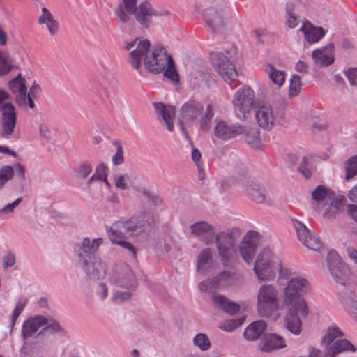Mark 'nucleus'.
Masks as SVG:
<instances>
[{"instance_id":"1","label":"nucleus","mask_w":357,"mask_h":357,"mask_svg":"<svg viewBox=\"0 0 357 357\" xmlns=\"http://www.w3.org/2000/svg\"><path fill=\"white\" fill-rule=\"evenodd\" d=\"M142 61L145 68L149 73L155 75L163 73L164 76L172 82H179L174 61L162 45H156L151 49L149 40L139 41L137 48L128 54V61L135 70L142 75Z\"/></svg>"},{"instance_id":"2","label":"nucleus","mask_w":357,"mask_h":357,"mask_svg":"<svg viewBox=\"0 0 357 357\" xmlns=\"http://www.w3.org/2000/svg\"><path fill=\"white\" fill-rule=\"evenodd\" d=\"M191 234L209 245L215 239V247L218 257L224 266H230L235 261L237 256L236 241L241 231L233 227L215 234L213 225L206 221H199L191 225Z\"/></svg>"},{"instance_id":"3","label":"nucleus","mask_w":357,"mask_h":357,"mask_svg":"<svg viewBox=\"0 0 357 357\" xmlns=\"http://www.w3.org/2000/svg\"><path fill=\"white\" fill-rule=\"evenodd\" d=\"M102 243V238L91 239L89 237H84L73 247L78 264L86 276L93 281L105 278L107 274V265L98 254Z\"/></svg>"},{"instance_id":"4","label":"nucleus","mask_w":357,"mask_h":357,"mask_svg":"<svg viewBox=\"0 0 357 357\" xmlns=\"http://www.w3.org/2000/svg\"><path fill=\"white\" fill-rule=\"evenodd\" d=\"M115 10V15L121 23H127L130 20V15H135L137 22L146 29L150 28L155 23V20L162 13L155 10L151 5L144 1L137 6V0H123Z\"/></svg>"},{"instance_id":"5","label":"nucleus","mask_w":357,"mask_h":357,"mask_svg":"<svg viewBox=\"0 0 357 357\" xmlns=\"http://www.w3.org/2000/svg\"><path fill=\"white\" fill-rule=\"evenodd\" d=\"M236 49L231 47L226 51V54L222 52H213L211 54V61L213 67L218 73L226 82L235 80L237 77V72L234 64L236 59Z\"/></svg>"},{"instance_id":"6","label":"nucleus","mask_w":357,"mask_h":357,"mask_svg":"<svg viewBox=\"0 0 357 357\" xmlns=\"http://www.w3.org/2000/svg\"><path fill=\"white\" fill-rule=\"evenodd\" d=\"M257 297V310L261 317H268L280 308L278 291L273 284L261 285Z\"/></svg>"},{"instance_id":"7","label":"nucleus","mask_w":357,"mask_h":357,"mask_svg":"<svg viewBox=\"0 0 357 357\" xmlns=\"http://www.w3.org/2000/svg\"><path fill=\"white\" fill-rule=\"evenodd\" d=\"M254 272L259 280H273L277 271L281 277L284 276L281 262L279 259H271L268 252L261 253L257 258Z\"/></svg>"},{"instance_id":"8","label":"nucleus","mask_w":357,"mask_h":357,"mask_svg":"<svg viewBox=\"0 0 357 357\" xmlns=\"http://www.w3.org/2000/svg\"><path fill=\"white\" fill-rule=\"evenodd\" d=\"M149 227V225L146 222L136 223L133 220L117 221L111 226L108 236L112 242H117V240L138 235Z\"/></svg>"},{"instance_id":"9","label":"nucleus","mask_w":357,"mask_h":357,"mask_svg":"<svg viewBox=\"0 0 357 357\" xmlns=\"http://www.w3.org/2000/svg\"><path fill=\"white\" fill-rule=\"evenodd\" d=\"M255 94L254 91L248 86L240 88L234 95L233 105L234 113L239 120L245 121L255 106Z\"/></svg>"},{"instance_id":"10","label":"nucleus","mask_w":357,"mask_h":357,"mask_svg":"<svg viewBox=\"0 0 357 357\" xmlns=\"http://www.w3.org/2000/svg\"><path fill=\"white\" fill-rule=\"evenodd\" d=\"M330 273L336 282L346 285L350 274L349 267L342 261L336 251L330 250L327 255Z\"/></svg>"},{"instance_id":"11","label":"nucleus","mask_w":357,"mask_h":357,"mask_svg":"<svg viewBox=\"0 0 357 357\" xmlns=\"http://www.w3.org/2000/svg\"><path fill=\"white\" fill-rule=\"evenodd\" d=\"M109 280L112 284L120 287L131 288L136 284L134 273L125 263L116 264L109 275Z\"/></svg>"},{"instance_id":"12","label":"nucleus","mask_w":357,"mask_h":357,"mask_svg":"<svg viewBox=\"0 0 357 357\" xmlns=\"http://www.w3.org/2000/svg\"><path fill=\"white\" fill-rule=\"evenodd\" d=\"M291 286H286L282 293V303L280 309H288V311L301 310L302 317L309 314L308 306L304 298L292 291Z\"/></svg>"},{"instance_id":"13","label":"nucleus","mask_w":357,"mask_h":357,"mask_svg":"<svg viewBox=\"0 0 357 357\" xmlns=\"http://www.w3.org/2000/svg\"><path fill=\"white\" fill-rule=\"evenodd\" d=\"M261 235L259 232L250 230L243 236L239 244L240 253L247 264H250L259 245Z\"/></svg>"},{"instance_id":"14","label":"nucleus","mask_w":357,"mask_h":357,"mask_svg":"<svg viewBox=\"0 0 357 357\" xmlns=\"http://www.w3.org/2000/svg\"><path fill=\"white\" fill-rule=\"evenodd\" d=\"M298 240L307 248L317 251L322 245L320 238L310 231L301 222L292 219Z\"/></svg>"},{"instance_id":"15","label":"nucleus","mask_w":357,"mask_h":357,"mask_svg":"<svg viewBox=\"0 0 357 357\" xmlns=\"http://www.w3.org/2000/svg\"><path fill=\"white\" fill-rule=\"evenodd\" d=\"M2 112L1 123L2 127L1 136L8 137L14 133L17 123V116L14 105L6 102L1 106Z\"/></svg>"},{"instance_id":"16","label":"nucleus","mask_w":357,"mask_h":357,"mask_svg":"<svg viewBox=\"0 0 357 357\" xmlns=\"http://www.w3.org/2000/svg\"><path fill=\"white\" fill-rule=\"evenodd\" d=\"M204 110V107L198 101L190 100L185 102L181 109L179 123L182 132L188 137L184 122L194 121L198 118Z\"/></svg>"},{"instance_id":"17","label":"nucleus","mask_w":357,"mask_h":357,"mask_svg":"<svg viewBox=\"0 0 357 357\" xmlns=\"http://www.w3.org/2000/svg\"><path fill=\"white\" fill-rule=\"evenodd\" d=\"M244 132L243 126L238 123L229 124L223 121H219L215 128V135L222 140L234 138Z\"/></svg>"},{"instance_id":"18","label":"nucleus","mask_w":357,"mask_h":357,"mask_svg":"<svg viewBox=\"0 0 357 357\" xmlns=\"http://www.w3.org/2000/svg\"><path fill=\"white\" fill-rule=\"evenodd\" d=\"M225 16L226 13L222 7L206 9L204 14L206 23L213 31H218L225 26Z\"/></svg>"},{"instance_id":"19","label":"nucleus","mask_w":357,"mask_h":357,"mask_svg":"<svg viewBox=\"0 0 357 357\" xmlns=\"http://www.w3.org/2000/svg\"><path fill=\"white\" fill-rule=\"evenodd\" d=\"M257 124L266 130H271L275 125V116L270 105L260 106L255 113Z\"/></svg>"},{"instance_id":"20","label":"nucleus","mask_w":357,"mask_h":357,"mask_svg":"<svg viewBox=\"0 0 357 357\" xmlns=\"http://www.w3.org/2000/svg\"><path fill=\"white\" fill-rule=\"evenodd\" d=\"M154 109L159 120L162 122L169 132L174 130V119L175 116V108L172 106H166L162 102L153 103Z\"/></svg>"},{"instance_id":"21","label":"nucleus","mask_w":357,"mask_h":357,"mask_svg":"<svg viewBox=\"0 0 357 357\" xmlns=\"http://www.w3.org/2000/svg\"><path fill=\"white\" fill-rule=\"evenodd\" d=\"M47 324V317L44 316H36L28 318L23 324L22 328V337L26 340L32 337L40 327Z\"/></svg>"},{"instance_id":"22","label":"nucleus","mask_w":357,"mask_h":357,"mask_svg":"<svg viewBox=\"0 0 357 357\" xmlns=\"http://www.w3.org/2000/svg\"><path fill=\"white\" fill-rule=\"evenodd\" d=\"M286 347L284 338L275 333H266L259 344V349L262 352H271Z\"/></svg>"},{"instance_id":"23","label":"nucleus","mask_w":357,"mask_h":357,"mask_svg":"<svg viewBox=\"0 0 357 357\" xmlns=\"http://www.w3.org/2000/svg\"><path fill=\"white\" fill-rule=\"evenodd\" d=\"M214 264L212 250L207 248L201 250L197 259V271L202 275L209 273Z\"/></svg>"},{"instance_id":"24","label":"nucleus","mask_w":357,"mask_h":357,"mask_svg":"<svg viewBox=\"0 0 357 357\" xmlns=\"http://www.w3.org/2000/svg\"><path fill=\"white\" fill-rule=\"evenodd\" d=\"M333 44L329 43L321 49H316L312 53L315 63L322 66H328L334 62L333 53Z\"/></svg>"},{"instance_id":"25","label":"nucleus","mask_w":357,"mask_h":357,"mask_svg":"<svg viewBox=\"0 0 357 357\" xmlns=\"http://www.w3.org/2000/svg\"><path fill=\"white\" fill-rule=\"evenodd\" d=\"M301 310L288 311L284 317V324L286 329L294 335H298L302 331V321L298 314Z\"/></svg>"},{"instance_id":"26","label":"nucleus","mask_w":357,"mask_h":357,"mask_svg":"<svg viewBox=\"0 0 357 357\" xmlns=\"http://www.w3.org/2000/svg\"><path fill=\"white\" fill-rule=\"evenodd\" d=\"M211 298L215 307L222 310L228 314L234 315L238 313L240 310L239 305L227 299L221 294H213L211 296Z\"/></svg>"},{"instance_id":"27","label":"nucleus","mask_w":357,"mask_h":357,"mask_svg":"<svg viewBox=\"0 0 357 357\" xmlns=\"http://www.w3.org/2000/svg\"><path fill=\"white\" fill-rule=\"evenodd\" d=\"M10 90L16 95L15 99L17 104H24L26 99V92L27 91L25 80L22 77L21 74L9 82Z\"/></svg>"},{"instance_id":"28","label":"nucleus","mask_w":357,"mask_h":357,"mask_svg":"<svg viewBox=\"0 0 357 357\" xmlns=\"http://www.w3.org/2000/svg\"><path fill=\"white\" fill-rule=\"evenodd\" d=\"M300 31L303 33L309 44L317 43L325 35V31L321 27L313 26L309 22L307 24L303 22Z\"/></svg>"},{"instance_id":"29","label":"nucleus","mask_w":357,"mask_h":357,"mask_svg":"<svg viewBox=\"0 0 357 357\" xmlns=\"http://www.w3.org/2000/svg\"><path fill=\"white\" fill-rule=\"evenodd\" d=\"M42 15L39 17V24H45L50 36H54L59 31V22L54 19L53 15L45 7L41 9Z\"/></svg>"},{"instance_id":"30","label":"nucleus","mask_w":357,"mask_h":357,"mask_svg":"<svg viewBox=\"0 0 357 357\" xmlns=\"http://www.w3.org/2000/svg\"><path fill=\"white\" fill-rule=\"evenodd\" d=\"M266 328V323L263 320H259L251 323L244 331L243 336L249 341L257 340Z\"/></svg>"},{"instance_id":"31","label":"nucleus","mask_w":357,"mask_h":357,"mask_svg":"<svg viewBox=\"0 0 357 357\" xmlns=\"http://www.w3.org/2000/svg\"><path fill=\"white\" fill-rule=\"evenodd\" d=\"M340 301L344 308L357 319V294L346 291L341 295Z\"/></svg>"},{"instance_id":"32","label":"nucleus","mask_w":357,"mask_h":357,"mask_svg":"<svg viewBox=\"0 0 357 357\" xmlns=\"http://www.w3.org/2000/svg\"><path fill=\"white\" fill-rule=\"evenodd\" d=\"M287 286H291V289L292 291L301 297L310 291V284L308 281L301 276L291 278L288 282Z\"/></svg>"},{"instance_id":"33","label":"nucleus","mask_w":357,"mask_h":357,"mask_svg":"<svg viewBox=\"0 0 357 357\" xmlns=\"http://www.w3.org/2000/svg\"><path fill=\"white\" fill-rule=\"evenodd\" d=\"M248 196L257 203L261 204L265 201L264 187L258 183H251L247 188Z\"/></svg>"},{"instance_id":"34","label":"nucleus","mask_w":357,"mask_h":357,"mask_svg":"<svg viewBox=\"0 0 357 357\" xmlns=\"http://www.w3.org/2000/svg\"><path fill=\"white\" fill-rule=\"evenodd\" d=\"M328 348L333 351V354H336V355L343 351H354L356 350V348L351 342L346 339H342L341 337L335 340Z\"/></svg>"},{"instance_id":"35","label":"nucleus","mask_w":357,"mask_h":357,"mask_svg":"<svg viewBox=\"0 0 357 357\" xmlns=\"http://www.w3.org/2000/svg\"><path fill=\"white\" fill-rule=\"evenodd\" d=\"M271 80L278 86H282L285 80V73L277 70L272 64L268 65L265 68Z\"/></svg>"},{"instance_id":"36","label":"nucleus","mask_w":357,"mask_h":357,"mask_svg":"<svg viewBox=\"0 0 357 357\" xmlns=\"http://www.w3.org/2000/svg\"><path fill=\"white\" fill-rule=\"evenodd\" d=\"M215 278L220 287L230 285L236 280V273L234 268H231L230 271H222Z\"/></svg>"},{"instance_id":"37","label":"nucleus","mask_w":357,"mask_h":357,"mask_svg":"<svg viewBox=\"0 0 357 357\" xmlns=\"http://www.w3.org/2000/svg\"><path fill=\"white\" fill-rule=\"evenodd\" d=\"M28 302L29 298L26 296H21L19 298L11 316L10 322V333H12L17 318L24 310Z\"/></svg>"},{"instance_id":"38","label":"nucleus","mask_w":357,"mask_h":357,"mask_svg":"<svg viewBox=\"0 0 357 357\" xmlns=\"http://www.w3.org/2000/svg\"><path fill=\"white\" fill-rule=\"evenodd\" d=\"M312 197L314 200L319 202L325 199H332L335 197V194L330 189L324 185L317 186L312 192Z\"/></svg>"},{"instance_id":"39","label":"nucleus","mask_w":357,"mask_h":357,"mask_svg":"<svg viewBox=\"0 0 357 357\" xmlns=\"http://www.w3.org/2000/svg\"><path fill=\"white\" fill-rule=\"evenodd\" d=\"M344 167L346 172L345 180L349 181L357 175V154L347 159L344 163Z\"/></svg>"},{"instance_id":"40","label":"nucleus","mask_w":357,"mask_h":357,"mask_svg":"<svg viewBox=\"0 0 357 357\" xmlns=\"http://www.w3.org/2000/svg\"><path fill=\"white\" fill-rule=\"evenodd\" d=\"M286 16L285 24L289 29H294L298 25V19L294 13V3L289 2L286 3L285 6Z\"/></svg>"},{"instance_id":"41","label":"nucleus","mask_w":357,"mask_h":357,"mask_svg":"<svg viewBox=\"0 0 357 357\" xmlns=\"http://www.w3.org/2000/svg\"><path fill=\"white\" fill-rule=\"evenodd\" d=\"M92 169V165L89 162H82L75 169V176L77 179H86L91 173Z\"/></svg>"},{"instance_id":"42","label":"nucleus","mask_w":357,"mask_h":357,"mask_svg":"<svg viewBox=\"0 0 357 357\" xmlns=\"http://www.w3.org/2000/svg\"><path fill=\"white\" fill-rule=\"evenodd\" d=\"M343 336L342 331L337 327H330L327 330L326 335L322 339V342L327 346L331 345L335 340Z\"/></svg>"},{"instance_id":"43","label":"nucleus","mask_w":357,"mask_h":357,"mask_svg":"<svg viewBox=\"0 0 357 357\" xmlns=\"http://www.w3.org/2000/svg\"><path fill=\"white\" fill-rule=\"evenodd\" d=\"M213 116V107L211 105H208L200 119V129L202 130L204 132L208 130Z\"/></svg>"},{"instance_id":"44","label":"nucleus","mask_w":357,"mask_h":357,"mask_svg":"<svg viewBox=\"0 0 357 357\" xmlns=\"http://www.w3.org/2000/svg\"><path fill=\"white\" fill-rule=\"evenodd\" d=\"M100 65L102 68L104 69L105 73L108 75V77H107L106 75H105V79L108 80V83L110 85L111 88L114 89L117 84V80L111 73L112 70V64L111 60L108 59L105 61H100Z\"/></svg>"},{"instance_id":"45","label":"nucleus","mask_w":357,"mask_h":357,"mask_svg":"<svg viewBox=\"0 0 357 357\" xmlns=\"http://www.w3.org/2000/svg\"><path fill=\"white\" fill-rule=\"evenodd\" d=\"M301 90V79L298 75H293L290 79L289 97L294 98L298 95Z\"/></svg>"},{"instance_id":"46","label":"nucleus","mask_w":357,"mask_h":357,"mask_svg":"<svg viewBox=\"0 0 357 357\" xmlns=\"http://www.w3.org/2000/svg\"><path fill=\"white\" fill-rule=\"evenodd\" d=\"M245 140L250 147L259 149L261 146L259 131L256 128L250 130L245 135Z\"/></svg>"},{"instance_id":"47","label":"nucleus","mask_w":357,"mask_h":357,"mask_svg":"<svg viewBox=\"0 0 357 357\" xmlns=\"http://www.w3.org/2000/svg\"><path fill=\"white\" fill-rule=\"evenodd\" d=\"M342 204V200L340 199H333L328 208L324 211L323 216L324 218H335L338 213L340 206Z\"/></svg>"},{"instance_id":"48","label":"nucleus","mask_w":357,"mask_h":357,"mask_svg":"<svg viewBox=\"0 0 357 357\" xmlns=\"http://www.w3.org/2000/svg\"><path fill=\"white\" fill-rule=\"evenodd\" d=\"M14 176L13 167L10 165H3L0 168V190Z\"/></svg>"},{"instance_id":"49","label":"nucleus","mask_w":357,"mask_h":357,"mask_svg":"<svg viewBox=\"0 0 357 357\" xmlns=\"http://www.w3.org/2000/svg\"><path fill=\"white\" fill-rule=\"evenodd\" d=\"M193 343L202 351H207L211 347V341L204 333L197 334L193 339Z\"/></svg>"},{"instance_id":"50","label":"nucleus","mask_w":357,"mask_h":357,"mask_svg":"<svg viewBox=\"0 0 357 357\" xmlns=\"http://www.w3.org/2000/svg\"><path fill=\"white\" fill-rule=\"evenodd\" d=\"M13 66L11 57L4 53H0V75L7 73Z\"/></svg>"},{"instance_id":"51","label":"nucleus","mask_w":357,"mask_h":357,"mask_svg":"<svg viewBox=\"0 0 357 357\" xmlns=\"http://www.w3.org/2000/svg\"><path fill=\"white\" fill-rule=\"evenodd\" d=\"M43 327V328L37 334V337L45 334L48 331H50L51 333H56L62 331L61 327L56 321L53 319L50 320L48 318L47 324H45Z\"/></svg>"},{"instance_id":"52","label":"nucleus","mask_w":357,"mask_h":357,"mask_svg":"<svg viewBox=\"0 0 357 357\" xmlns=\"http://www.w3.org/2000/svg\"><path fill=\"white\" fill-rule=\"evenodd\" d=\"M199 289L202 292H207L213 289L220 288V285L217 284L216 279L213 278L211 280H206L198 284Z\"/></svg>"},{"instance_id":"53","label":"nucleus","mask_w":357,"mask_h":357,"mask_svg":"<svg viewBox=\"0 0 357 357\" xmlns=\"http://www.w3.org/2000/svg\"><path fill=\"white\" fill-rule=\"evenodd\" d=\"M114 145L116 146V152L112 157V162L114 165H119L123 163V146L119 142H115Z\"/></svg>"},{"instance_id":"54","label":"nucleus","mask_w":357,"mask_h":357,"mask_svg":"<svg viewBox=\"0 0 357 357\" xmlns=\"http://www.w3.org/2000/svg\"><path fill=\"white\" fill-rule=\"evenodd\" d=\"M202 158V154L200 151L197 149H193L192 151V159L197 165V167L199 170V176L201 179H203V168H202V162L201 160Z\"/></svg>"},{"instance_id":"55","label":"nucleus","mask_w":357,"mask_h":357,"mask_svg":"<svg viewBox=\"0 0 357 357\" xmlns=\"http://www.w3.org/2000/svg\"><path fill=\"white\" fill-rule=\"evenodd\" d=\"M22 198H17L12 203H9L0 209V216H3L13 212L14 209L22 202Z\"/></svg>"},{"instance_id":"56","label":"nucleus","mask_w":357,"mask_h":357,"mask_svg":"<svg viewBox=\"0 0 357 357\" xmlns=\"http://www.w3.org/2000/svg\"><path fill=\"white\" fill-rule=\"evenodd\" d=\"M309 158L304 156L302 159V163L298 167V170L306 178H308L312 175V172L308 167Z\"/></svg>"},{"instance_id":"57","label":"nucleus","mask_w":357,"mask_h":357,"mask_svg":"<svg viewBox=\"0 0 357 357\" xmlns=\"http://www.w3.org/2000/svg\"><path fill=\"white\" fill-rule=\"evenodd\" d=\"M131 294L128 291H116L114 294L112 300L114 303H120L129 300Z\"/></svg>"},{"instance_id":"58","label":"nucleus","mask_w":357,"mask_h":357,"mask_svg":"<svg viewBox=\"0 0 357 357\" xmlns=\"http://www.w3.org/2000/svg\"><path fill=\"white\" fill-rule=\"evenodd\" d=\"M16 261L15 255L12 252L7 253L3 257V267L6 270L8 267H12Z\"/></svg>"},{"instance_id":"59","label":"nucleus","mask_w":357,"mask_h":357,"mask_svg":"<svg viewBox=\"0 0 357 357\" xmlns=\"http://www.w3.org/2000/svg\"><path fill=\"white\" fill-rule=\"evenodd\" d=\"M114 181L115 183L116 188L121 190H126L128 188V185L126 183V178L124 176L121 174H117L114 177Z\"/></svg>"},{"instance_id":"60","label":"nucleus","mask_w":357,"mask_h":357,"mask_svg":"<svg viewBox=\"0 0 357 357\" xmlns=\"http://www.w3.org/2000/svg\"><path fill=\"white\" fill-rule=\"evenodd\" d=\"M13 167L14 172H15L16 178L22 181H26L25 168L20 163L15 164Z\"/></svg>"},{"instance_id":"61","label":"nucleus","mask_w":357,"mask_h":357,"mask_svg":"<svg viewBox=\"0 0 357 357\" xmlns=\"http://www.w3.org/2000/svg\"><path fill=\"white\" fill-rule=\"evenodd\" d=\"M345 75L351 85H357V68L349 69Z\"/></svg>"},{"instance_id":"62","label":"nucleus","mask_w":357,"mask_h":357,"mask_svg":"<svg viewBox=\"0 0 357 357\" xmlns=\"http://www.w3.org/2000/svg\"><path fill=\"white\" fill-rule=\"evenodd\" d=\"M113 243L120 245L125 249L128 250L132 255V256L135 258L136 256L135 249L134 246L130 243L129 242H127L126 241H123V239L117 240V242H112Z\"/></svg>"},{"instance_id":"63","label":"nucleus","mask_w":357,"mask_h":357,"mask_svg":"<svg viewBox=\"0 0 357 357\" xmlns=\"http://www.w3.org/2000/svg\"><path fill=\"white\" fill-rule=\"evenodd\" d=\"M39 133L40 136L43 138L49 139L50 138V130L47 125L45 123H41L39 124Z\"/></svg>"},{"instance_id":"64","label":"nucleus","mask_w":357,"mask_h":357,"mask_svg":"<svg viewBox=\"0 0 357 357\" xmlns=\"http://www.w3.org/2000/svg\"><path fill=\"white\" fill-rule=\"evenodd\" d=\"M347 212L353 220L357 223V205L353 204H348Z\"/></svg>"}]
</instances>
